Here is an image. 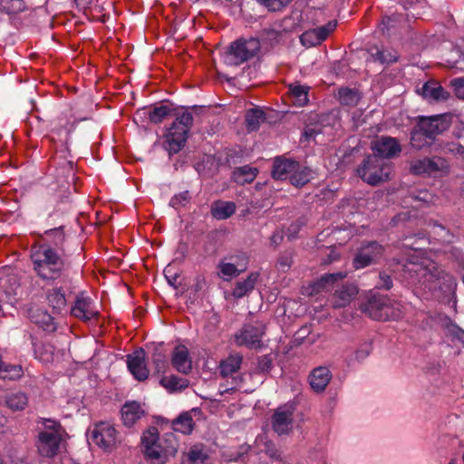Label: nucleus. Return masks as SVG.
<instances>
[{
    "mask_svg": "<svg viewBox=\"0 0 464 464\" xmlns=\"http://www.w3.org/2000/svg\"><path fill=\"white\" fill-rule=\"evenodd\" d=\"M372 351L371 342L365 341L349 356V363H361L369 357Z\"/></svg>",
    "mask_w": 464,
    "mask_h": 464,
    "instance_id": "36",
    "label": "nucleus"
},
{
    "mask_svg": "<svg viewBox=\"0 0 464 464\" xmlns=\"http://www.w3.org/2000/svg\"><path fill=\"white\" fill-rule=\"evenodd\" d=\"M420 92L425 99L430 101H445L449 97V93L443 87L435 82L424 83Z\"/></svg>",
    "mask_w": 464,
    "mask_h": 464,
    "instance_id": "29",
    "label": "nucleus"
},
{
    "mask_svg": "<svg viewBox=\"0 0 464 464\" xmlns=\"http://www.w3.org/2000/svg\"><path fill=\"white\" fill-rule=\"evenodd\" d=\"M429 138L432 140L436 135L441 133L448 129L449 123L441 115L420 118L417 125Z\"/></svg>",
    "mask_w": 464,
    "mask_h": 464,
    "instance_id": "19",
    "label": "nucleus"
},
{
    "mask_svg": "<svg viewBox=\"0 0 464 464\" xmlns=\"http://www.w3.org/2000/svg\"><path fill=\"white\" fill-rule=\"evenodd\" d=\"M424 132L417 126L411 132V144L413 148L420 150L430 143Z\"/></svg>",
    "mask_w": 464,
    "mask_h": 464,
    "instance_id": "45",
    "label": "nucleus"
},
{
    "mask_svg": "<svg viewBox=\"0 0 464 464\" xmlns=\"http://www.w3.org/2000/svg\"><path fill=\"white\" fill-rule=\"evenodd\" d=\"M266 335V324L256 321L252 324H245L234 337L237 346H245L248 349L260 350L265 347L264 337Z\"/></svg>",
    "mask_w": 464,
    "mask_h": 464,
    "instance_id": "8",
    "label": "nucleus"
},
{
    "mask_svg": "<svg viewBox=\"0 0 464 464\" xmlns=\"http://www.w3.org/2000/svg\"><path fill=\"white\" fill-rule=\"evenodd\" d=\"M237 389V386H232L230 388H225L224 390H220V393L221 394H225V393H227L229 392L230 391H234Z\"/></svg>",
    "mask_w": 464,
    "mask_h": 464,
    "instance_id": "64",
    "label": "nucleus"
},
{
    "mask_svg": "<svg viewBox=\"0 0 464 464\" xmlns=\"http://www.w3.org/2000/svg\"><path fill=\"white\" fill-rule=\"evenodd\" d=\"M292 264V257L289 256H282L279 258V265L282 269L289 268Z\"/></svg>",
    "mask_w": 464,
    "mask_h": 464,
    "instance_id": "60",
    "label": "nucleus"
},
{
    "mask_svg": "<svg viewBox=\"0 0 464 464\" xmlns=\"http://www.w3.org/2000/svg\"><path fill=\"white\" fill-rule=\"evenodd\" d=\"M172 110L168 105L155 106L149 111V119L152 123H160L165 118L171 115Z\"/></svg>",
    "mask_w": 464,
    "mask_h": 464,
    "instance_id": "44",
    "label": "nucleus"
},
{
    "mask_svg": "<svg viewBox=\"0 0 464 464\" xmlns=\"http://www.w3.org/2000/svg\"><path fill=\"white\" fill-rule=\"evenodd\" d=\"M373 155L384 160L398 156L401 151L397 139L389 136H381L372 143Z\"/></svg>",
    "mask_w": 464,
    "mask_h": 464,
    "instance_id": "15",
    "label": "nucleus"
},
{
    "mask_svg": "<svg viewBox=\"0 0 464 464\" xmlns=\"http://www.w3.org/2000/svg\"><path fill=\"white\" fill-rule=\"evenodd\" d=\"M152 362L155 367V371L158 373L164 372L167 368L166 356L158 348L155 349L152 354Z\"/></svg>",
    "mask_w": 464,
    "mask_h": 464,
    "instance_id": "46",
    "label": "nucleus"
},
{
    "mask_svg": "<svg viewBox=\"0 0 464 464\" xmlns=\"http://www.w3.org/2000/svg\"><path fill=\"white\" fill-rule=\"evenodd\" d=\"M145 411L137 401H127L121 408V418L125 426L131 427Z\"/></svg>",
    "mask_w": 464,
    "mask_h": 464,
    "instance_id": "24",
    "label": "nucleus"
},
{
    "mask_svg": "<svg viewBox=\"0 0 464 464\" xmlns=\"http://www.w3.org/2000/svg\"><path fill=\"white\" fill-rule=\"evenodd\" d=\"M411 197L416 201H420L424 204H430L435 202L434 195L426 189L419 190L415 193H412Z\"/></svg>",
    "mask_w": 464,
    "mask_h": 464,
    "instance_id": "52",
    "label": "nucleus"
},
{
    "mask_svg": "<svg viewBox=\"0 0 464 464\" xmlns=\"http://www.w3.org/2000/svg\"><path fill=\"white\" fill-rule=\"evenodd\" d=\"M77 6L80 8V9H86L88 8L91 4L92 3V0H74Z\"/></svg>",
    "mask_w": 464,
    "mask_h": 464,
    "instance_id": "62",
    "label": "nucleus"
},
{
    "mask_svg": "<svg viewBox=\"0 0 464 464\" xmlns=\"http://www.w3.org/2000/svg\"><path fill=\"white\" fill-rule=\"evenodd\" d=\"M384 248L382 245L375 241L368 242L362 245L355 254L353 265L355 269H362L372 264L376 263L382 258Z\"/></svg>",
    "mask_w": 464,
    "mask_h": 464,
    "instance_id": "12",
    "label": "nucleus"
},
{
    "mask_svg": "<svg viewBox=\"0 0 464 464\" xmlns=\"http://www.w3.org/2000/svg\"><path fill=\"white\" fill-rule=\"evenodd\" d=\"M272 367V361L268 356L259 357L256 364V371L261 373L267 372Z\"/></svg>",
    "mask_w": 464,
    "mask_h": 464,
    "instance_id": "55",
    "label": "nucleus"
},
{
    "mask_svg": "<svg viewBox=\"0 0 464 464\" xmlns=\"http://www.w3.org/2000/svg\"><path fill=\"white\" fill-rule=\"evenodd\" d=\"M160 384L170 392H176L187 388L188 386V381L176 375H171L162 378Z\"/></svg>",
    "mask_w": 464,
    "mask_h": 464,
    "instance_id": "39",
    "label": "nucleus"
},
{
    "mask_svg": "<svg viewBox=\"0 0 464 464\" xmlns=\"http://www.w3.org/2000/svg\"><path fill=\"white\" fill-rule=\"evenodd\" d=\"M451 84L454 87L456 96L464 100V77L452 80Z\"/></svg>",
    "mask_w": 464,
    "mask_h": 464,
    "instance_id": "57",
    "label": "nucleus"
},
{
    "mask_svg": "<svg viewBox=\"0 0 464 464\" xmlns=\"http://www.w3.org/2000/svg\"><path fill=\"white\" fill-rule=\"evenodd\" d=\"M283 238V232L281 230H276L270 237V243L274 246H278L282 243Z\"/></svg>",
    "mask_w": 464,
    "mask_h": 464,
    "instance_id": "58",
    "label": "nucleus"
},
{
    "mask_svg": "<svg viewBox=\"0 0 464 464\" xmlns=\"http://www.w3.org/2000/svg\"><path fill=\"white\" fill-rule=\"evenodd\" d=\"M44 428L39 431L36 442L41 456L53 458L60 454L66 444L67 433L56 420H44Z\"/></svg>",
    "mask_w": 464,
    "mask_h": 464,
    "instance_id": "4",
    "label": "nucleus"
},
{
    "mask_svg": "<svg viewBox=\"0 0 464 464\" xmlns=\"http://www.w3.org/2000/svg\"><path fill=\"white\" fill-rule=\"evenodd\" d=\"M27 316L30 321L43 330L53 332L56 329L53 318L43 307L34 304L27 309Z\"/></svg>",
    "mask_w": 464,
    "mask_h": 464,
    "instance_id": "22",
    "label": "nucleus"
},
{
    "mask_svg": "<svg viewBox=\"0 0 464 464\" xmlns=\"http://www.w3.org/2000/svg\"><path fill=\"white\" fill-rule=\"evenodd\" d=\"M248 266V257L245 253L231 256L228 260H221L218 265V276L229 281L245 272Z\"/></svg>",
    "mask_w": 464,
    "mask_h": 464,
    "instance_id": "11",
    "label": "nucleus"
},
{
    "mask_svg": "<svg viewBox=\"0 0 464 464\" xmlns=\"http://www.w3.org/2000/svg\"><path fill=\"white\" fill-rule=\"evenodd\" d=\"M141 448L150 464H166L178 451L179 442L173 432L160 436L156 427H150L141 436Z\"/></svg>",
    "mask_w": 464,
    "mask_h": 464,
    "instance_id": "2",
    "label": "nucleus"
},
{
    "mask_svg": "<svg viewBox=\"0 0 464 464\" xmlns=\"http://www.w3.org/2000/svg\"><path fill=\"white\" fill-rule=\"evenodd\" d=\"M25 9L24 0H0V12L14 14Z\"/></svg>",
    "mask_w": 464,
    "mask_h": 464,
    "instance_id": "42",
    "label": "nucleus"
},
{
    "mask_svg": "<svg viewBox=\"0 0 464 464\" xmlns=\"http://www.w3.org/2000/svg\"><path fill=\"white\" fill-rule=\"evenodd\" d=\"M358 294L357 287L353 285H343L339 289L335 290L334 295V306L344 307L351 303V301Z\"/></svg>",
    "mask_w": 464,
    "mask_h": 464,
    "instance_id": "26",
    "label": "nucleus"
},
{
    "mask_svg": "<svg viewBox=\"0 0 464 464\" xmlns=\"http://www.w3.org/2000/svg\"><path fill=\"white\" fill-rule=\"evenodd\" d=\"M333 374L326 366L313 369L308 375V382L315 393H323L332 380Z\"/></svg>",
    "mask_w": 464,
    "mask_h": 464,
    "instance_id": "18",
    "label": "nucleus"
},
{
    "mask_svg": "<svg viewBox=\"0 0 464 464\" xmlns=\"http://www.w3.org/2000/svg\"><path fill=\"white\" fill-rule=\"evenodd\" d=\"M257 172V169L246 165L236 169L233 171L232 179L237 184L244 185L252 182L256 179Z\"/></svg>",
    "mask_w": 464,
    "mask_h": 464,
    "instance_id": "32",
    "label": "nucleus"
},
{
    "mask_svg": "<svg viewBox=\"0 0 464 464\" xmlns=\"http://www.w3.org/2000/svg\"><path fill=\"white\" fill-rule=\"evenodd\" d=\"M30 256L34 271L44 280L59 278L66 268L63 254L49 245L34 246Z\"/></svg>",
    "mask_w": 464,
    "mask_h": 464,
    "instance_id": "3",
    "label": "nucleus"
},
{
    "mask_svg": "<svg viewBox=\"0 0 464 464\" xmlns=\"http://www.w3.org/2000/svg\"><path fill=\"white\" fill-rule=\"evenodd\" d=\"M172 427L175 431L182 434H190L193 430V420L188 412L180 414L172 421Z\"/></svg>",
    "mask_w": 464,
    "mask_h": 464,
    "instance_id": "34",
    "label": "nucleus"
},
{
    "mask_svg": "<svg viewBox=\"0 0 464 464\" xmlns=\"http://www.w3.org/2000/svg\"><path fill=\"white\" fill-rule=\"evenodd\" d=\"M336 21H330L326 24L307 30L300 36V41L303 45L312 47L320 44L327 36L336 28Z\"/></svg>",
    "mask_w": 464,
    "mask_h": 464,
    "instance_id": "16",
    "label": "nucleus"
},
{
    "mask_svg": "<svg viewBox=\"0 0 464 464\" xmlns=\"http://www.w3.org/2000/svg\"><path fill=\"white\" fill-rule=\"evenodd\" d=\"M168 273H169V270H165V277H166L169 285L174 288H178L177 281H178L179 276L177 274L169 276Z\"/></svg>",
    "mask_w": 464,
    "mask_h": 464,
    "instance_id": "59",
    "label": "nucleus"
},
{
    "mask_svg": "<svg viewBox=\"0 0 464 464\" xmlns=\"http://www.w3.org/2000/svg\"><path fill=\"white\" fill-rule=\"evenodd\" d=\"M263 120L264 112L262 110L257 108L248 110L246 114V124L249 130H257Z\"/></svg>",
    "mask_w": 464,
    "mask_h": 464,
    "instance_id": "41",
    "label": "nucleus"
},
{
    "mask_svg": "<svg viewBox=\"0 0 464 464\" xmlns=\"http://www.w3.org/2000/svg\"><path fill=\"white\" fill-rule=\"evenodd\" d=\"M190 196L188 190L182 191L177 195H174L170 201L169 205L172 208H178L181 206H185L189 201Z\"/></svg>",
    "mask_w": 464,
    "mask_h": 464,
    "instance_id": "50",
    "label": "nucleus"
},
{
    "mask_svg": "<svg viewBox=\"0 0 464 464\" xmlns=\"http://www.w3.org/2000/svg\"><path fill=\"white\" fill-rule=\"evenodd\" d=\"M243 356L239 353H232L219 363L220 374L227 377L237 372L242 364Z\"/></svg>",
    "mask_w": 464,
    "mask_h": 464,
    "instance_id": "28",
    "label": "nucleus"
},
{
    "mask_svg": "<svg viewBox=\"0 0 464 464\" xmlns=\"http://www.w3.org/2000/svg\"><path fill=\"white\" fill-rule=\"evenodd\" d=\"M90 439L98 447L110 450L121 442L120 433L115 427L107 421H101L91 430Z\"/></svg>",
    "mask_w": 464,
    "mask_h": 464,
    "instance_id": "10",
    "label": "nucleus"
},
{
    "mask_svg": "<svg viewBox=\"0 0 464 464\" xmlns=\"http://www.w3.org/2000/svg\"><path fill=\"white\" fill-rule=\"evenodd\" d=\"M449 150L456 155H462L464 153V147L459 143H452L450 145Z\"/></svg>",
    "mask_w": 464,
    "mask_h": 464,
    "instance_id": "61",
    "label": "nucleus"
},
{
    "mask_svg": "<svg viewBox=\"0 0 464 464\" xmlns=\"http://www.w3.org/2000/svg\"><path fill=\"white\" fill-rule=\"evenodd\" d=\"M171 364L180 373L188 374L192 370V359L188 349L183 345H177L171 353Z\"/></svg>",
    "mask_w": 464,
    "mask_h": 464,
    "instance_id": "21",
    "label": "nucleus"
},
{
    "mask_svg": "<svg viewBox=\"0 0 464 464\" xmlns=\"http://www.w3.org/2000/svg\"><path fill=\"white\" fill-rule=\"evenodd\" d=\"M322 133V128L318 124L306 126L301 138L302 142H310L315 140L316 137Z\"/></svg>",
    "mask_w": 464,
    "mask_h": 464,
    "instance_id": "47",
    "label": "nucleus"
},
{
    "mask_svg": "<svg viewBox=\"0 0 464 464\" xmlns=\"http://www.w3.org/2000/svg\"><path fill=\"white\" fill-rule=\"evenodd\" d=\"M6 423L5 417L0 412V428H3Z\"/></svg>",
    "mask_w": 464,
    "mask_h": 464,
    "instance_id": "63",
    "label": "nucleus"
},
{
    "mask_svg": "<svg viewBox=\"0 0 464 464\" xmlns=\"http://www.w3.org/2000/svg\"><path fill=\"white\" fill-rule=\"evenodd\" d=\"M74 178L75 172L72 161H64L56 169V179L58 183L63 184V182H66L69 184L71 181H74Z\"/></svg>",
    "mask_w": 464,
    "mask_h": 464,
    "instance_id": "35",
    "label": "nucleus"
},
{
    "mask_svg": "<svg viewBox=\"0 0 464 464\" xmlns=\"http://www.w3.org/2000/svg\"><path fill=\"white\" fill-rule=\"evenodd\" d=\"M433 233L439 237V240L443 243H451L453 236L441 225L434 223Z\"/></svg>",
    "mask_w": 464,
    "mask_h": 464,
    "instance_id": "51",
    "label": "nucleus"
},
{
    "mask_svg": "<svg viewBox=\"0 0 464 464\" xmlns=\"http://www.w3.org/2000/svg\"><path fill=\"white\" fill-rule=\"evenodd\" d=\"M258 278L259 274L257 272H252L246 279L237 281L232 290V296L235 299H240L250 294L254 290Z\"/></svg>",
    "mask_w": 464,
    "mask_h": 464,
    "instance_id": "25",
    "label": "nucleus"
},
{
    "mask_svg": "<svg viewBox=\"0 0 464 464\" xmlns=\"http://www.w3.org/2000/svg\"><path fill=\"white\" fill-rule=\"evenodd\" d=\"M47 299L53 311L57 313H61L66 307L67 301L62 288L55 287L50 290L47 295Z\"/></svg>",
    "mask_w": 464,
    "mask_h": 464,
    "instance_id": "33",
    "label": "nucleus"
},
{
    "mask_svg": "<svg viewBox=\"0 0 464 464\" xmlns=\"http://www.w3.org/2000/svg\"><path fill=\"white\" fill-rule=\"evenodd\" d=\"M374 61L381 63H392L397 61V56L390 52L377 50L375 53H372Z\"/></svg>",
    "mask_w": 464,
    "mask_h": 464,
    "instance_id": "49",
    "label": "nucleus"
},
{
    "mask_svg": "<svg viewBox=\"0 0 464 464\" xmlns=\"http://www.w3.org/2000/svg\"><path fill=\"white\" fill-rule=\"evenodd\" d=\"M236 211V204L232 201H214L211 205V215L218 220L230 218Z\"/></svg>",
    "mask_w": 464,
    "mask_h": 464,
    "instance_id": "30",
    "label": "nucleus"
},
{
    "mask_svg": "<svg viewBox=\"0 0 464 464\" xmlns=\"http://www.w3.org/2000/svg\"><path fill=\"white\" fill-rule=\"evenodd\" d=\"M129 371L138 381H144L149 377V370L145 362V352L143 349L135 351L127 356Z\"/></svg>",
    "mask_w": 464,
    "mask_h": 464,
    "instance_id": "20",
    "label": "nucleus"
},
{
    "mask_svg": "<svg viewBox=\"0 0 464 464\" xmlns=\"http://www.w3.org/2000/svg\"><path fill=\"white\" fill-rule=\"evenodd\" d=\"M376 287L385 290L391 289L392 287V280L391 276L385 272H381L379 274V282L377 283Z\"/></svg>",
    "mask_w": 464,
    "mask_h": 464,
    "instance_id": "54",
    "label": "nucleus"
},
{
    "mask_svg": "<svg viewBox=\"0 0 464 464\" xmlns=\"http://www.w3.org/2000/svg\"><path fill=\"white\" fill-rule=\"evenodd\" d=\"M310 169L298 163V168L293 171L289 179L294 186L302 187L310 180Z\"/></svg>",
    "mask_w": 464,
    "mask_h": 464,
    "instance_id": "43",
    "label": "nucleus"
},
{
    "mask_svg": "<svg viewBox=\"0 0 464 464\" xmlns=\"http://www.w3.org/2000/svg\"><path fill=\"white\" fill-rule=\"evenodd\" d=\"M71 314L82 321H89L98 315V311L94 307L92 298L81 294L76 296Z\"/></svg>",
    "mask_w": 464,
    "mask_h": 464,
    "instance_id": "17",
    "label": "nucleus"
},
{
    "mask_svg": "<svg viewBox=\"0 0 464 464\" xmlns=\"http://www.w3.org/2000/svg\"><path fill=\"white\" fill-rule=\"evenodd\" d=\"M289 93L293 102L297 106H304L308 102V87L304 85H290Z\"/></svg>",
    "mask_w": 464,
    "mask_h": 464,
    "instance_id": "37",
    "label": "nucleus"
},
{
    "mask_svg": "<svg viewBox=\"0 0 464 464\" xmlns=\"http://www.w3.org/2000/svg\"><path fill=\"white\" fill-rule=\"evenodd\" d=\"M193 125V115L188 111H184L180 115H176L175 121L171 126L167 129L164 135V148L169 154L178 153L185 146L188 132Z\"/></svg>",
    "mask_w": 464,
    "mask_h": 464,
    "instance_id": "6",
    "label": "nucleus"
},
{
    "mask_svg": "<svg viewBox=\"0 0 464 464\" xmlns=\"http://www.w3.org/2000/svg\"><path fill=\"white\" fill-rule=\"evenodd\" d=\"M338 98L342 104L347 106H355L361 99L356 90L350 88H341L338 92Z\"/></svg>",
    "mask_w": 464,
    "mask_h": 464,
    "instance_id": "40",
    "label": "nucleus"
},
{
    "mask_svg": "<svg viewBox=\"0 0 464 464\" xmlns=\"http://www.w3.org/2000/svg\"><path fill=\"white\" fill-rule=\"evenodd\" d=\"M295 408L296 405L294 401H288L275 411L272 427L277 434H286L291 430Z\"/></svg>",
    "mask_w": 464,
    "mask_h": 464,
    "instance_id": "14",
    "label": "nucleus"
},
{
    "mask_svg": "<svg viewBox=\"0 0 464 464\" xmlns=\"http://www.w3.org/2000/svg\"><path fill=\"white\" fill-rule=\"evenodd\" d=\"M261 5H265L271 11L280 10L282 7L287 5L292 0H256Z\"/></svg>",
    "mask_w": 464,
    "mask_h": 464,
    "instance_id": "53",
    "label": "nucleus"
},
{
    "mask_svg": "<svg viewBox=\"0 0 464 464\" xmlns=\"http://www.w3.org/2000/svg\"><path fill=\"white\" fill-rule=\"evenodd\" d=\"M344 277H346V273L344 272L326 274L315 282L313 287L318 292L330 290L337 282L343 280Z\"/></svg>",
    "mask_w": 464,
    "mask_h": 464,
    "instance_id": "31",
    "label": "nucleus"
},
{
    "mask_svg": "<svg viewBox=\"0 0 464 464\" xmlns=\"http://www.w3.org/2000/svg\"><path fill=\"white\" fill-rule=\"evenodd\" d=\"M297 168L298 162L295 160L276 158L273 166V178L280 180L290 179Z\"/></svg>",
    "mask_w": 464,
    "mask_h": 464,
    "instance_id": "23",
    "label": "nucleus"
},
{
    "mask_svg": "<svg viewBox=\"0 0 464 464\" xmlns=\"http://www.w3.org/2000/svg\"><path fill=\"white\" fill-rule=\"evenodd\" d=\"M420 252L414 250L409 260L403 264L405 273L415 284L433 292L437 289L444 293H452L456 289V279L441 270L430 258L420 256Z\"/></svg>",
    "mask_w": 464,
    "mask_h": 464,
    "instance_id": "1",
    "label": "nucleus"
},
{
    "mask_svg": "<svg viewBox=\"0 0 464 464\" xmlns=\"http://www.w3.org/2000/svg\"><path fill=\"white\" fill-rule=\"evenodd\" d=\"M27 402V396L21 392L11 393L5 398L6 406L13 411L24 410Z\"/></svg>",
    "mask_w": 464,
    "mask_h": 464,
    "instance_id": "38",
    "label": "nucleus"
},
{
    "mask_svg": "<svg viewBox=\"0 0 464 464\" xmlns=\"http://www.w3.org/2000/svg\"><path fill=\"white\" fill-rule=\"evenodd\" d=\"M188 459L192 464H205L207 455L203 452L200 447L194 446L188 452Z\"/></svg>",
    "mask_w": 464,
    "mask_h": 464,
    "instance_id": "48",
    "label": "nucleus"
},
{
    "mask_svg": "<svg viewBox=\"0 0 464 464\" xmlns=\"http://www.w3.org/2000/svg\"><path fill=\"white\" fill-rule=\"evenodd\" d=\"M361 310L377 321L397 320L403 315V305L387 295L374 294L362 304Z\"/></svg>",
    "mask_w": 464,
    "mask_h": 464,
    "instance_id": "5",
    "label": "nucleus"
},
{
    "mask_svg": "<svg viewBox=\"0 0 464 464\" xmlns=\"http://www.w3.org/2000/svg\"><path fill=\"white\" fill-rule=\"evenodd\" d=\"M42 238L44 241L42 245H49L63 254V245L65 241V234L63 226L44 231Z\"/></svg>",
    "mask_w": 464,
    "mask_h": 464,
    "instance_id": "27",
    "label": "nucleus"
},
{
    "mask_svg": "<svg viewBox=\"0 0 464 464\" xmlns=\"http://www.w3.org/2000/svg\"><path fill=\"white\" fill-rule=\"evenodd\" d=\"M259 49L260 44L256 38L237 40L231 44L226 54V63L231 65H239L254 57Z\"/></svg>",
    "mask_w": 464,
    "mask_h": 464,
    "instance_id": "9",
    "label": "nucleus"
},
{
    "mask_svg": "<svg viewBox=\"0 0 464 464\" xmlns=\"http://www.w3.org/2000/svg\"><path fill=\"white\" fill-rule=\"evenodd\" d=\"M304 225V220L298 219L295 222L292 223L288 228L286 235L289 239H294L296 237L297 234L299 233L301 227Z\"/></svg>",
    "mask_w": 464,
    "mask_h": 464,
    "instance_id": "56",
    "label": "nucleus"
},
{
    "mask_svg": "<svg viewBox=\"0 0 464 464\" xmlns=\"http://www.w3.org/2000/svg\"><path fill=\"white\" fill-rule=\"evenodd\" d=\"M447 161L440 157L414 160L411 163V171L417 175H436L448 171Z\"/></svg>",
    "mask_w": 464,
    "mask_h": 464,
    "instance_id": "13",
    "label": "nucleus"
},
{
    "mask_svg": "<svg viewBox=\"0 0 464 464\" xmlns=\"http://www.w3.org/2000/svg\"><path fill=\"white\" fill-rule=\"evenodd\" d=\"M392 165L376 155L367 156L357 169L361 179L370 185H377L390 179Z\"/></svg>",
    "mask_w": 464,
    "mask_h": 464,
    "instance_id": "7",
    "label": "nucleus"
}]
</instances>
